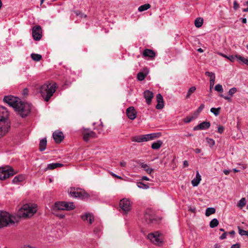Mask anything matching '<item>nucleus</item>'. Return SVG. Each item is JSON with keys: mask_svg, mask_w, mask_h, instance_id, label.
<instances>
[{"mask_svg": "<svg viewBox=\"0 0 248 248\" xmlns=\"http://www.w3.org/2000/svg\"><path fill=\"white\" fill-rule=\"evenodd\" d=\"M119 206L121 211L124 212V213H127L131 208V203L129 200L123 199L120 201Z\"/></svg>", "mask_w": 248, "mask_h": 248, "instance_id": "obj_11", "label": "nucleus"}, {"mask_svg": "<svg viewBox=\"0 0 248 248\" xmlns=\"http://www.w3.org/2000/svg\"><path fill=\"white\" fill-rule=\"evenodd\" d=\"M3 101L10 106L13 108L15 110L16 109L18 108L17 107L21 101L19 98L12 95L5 96L3 98Z\"/></svg>", "mask_w": 248, "mask_h": 248, "instance_id": "obj_6", "label": "nucleus"}, {"mask_svg": "<svg viewBox=\"0 0 248 248\" xmlns=\"http://www.w3.org/2000/svg\"><path fill=\"white\" fill-rule=\"evenodd\" d=\"M18 108L16 109V111H18L22 117L27 116L31 112V105L28 103H19Z\"/></svg>", "mask_w": 248, "mask_h": 248, "instance_id": "obj_5", "label": "nucleus"}, {"mask_svg": "<svg viewBox=\"0 0 248 248\" xmlns=\"http://www.w3.org/2000/svg\"><path fill=\"white\" fill-rule=\"evenodd\" d=\"M246 204V199L245 198H242L239 202L238 203V206L242 208L244 207Z\"/></svg>", "mask_w": 248, "mask_h": 248, "instance_id": "obj_43", "label": "nucleus"}, {"mask_svg": "<svg viewBox=\"0 0 248 248\" xmlns=\"http://www.w3.org/2000/svg\"><path fill=\"white\" fill-rule=\"evenodd\" d=\"M150 7V4H149V3H147L140 6L138 8V10L140 12H143L149 9Z\"/></svg>", "mask_w": 248, "mask_h": 248, "instance_id": "obj_35", "label": "nucleus"}, {"mask_svg": "<svg viewBox=\"0 0 248 248\" xmlns=\"http://www.w3.org/2000/svg\"><path fill=\"white\" fill-rule=\"evenodd\" d=\"M63 166V164L59 163H53L47 165V169L53 170L55 168L60 167Z\"/></svg>", "mask_w": 248, "mask_h": 248, "instance_id": "obj_28", "label": "nucleus"}, {"mask_svg": "<svg viewBox=\"0 0 248 248\" xmlns=\"http://www.w3.org/2000/svg\"><path fill=\"white\" fill-rule=\"evenodd\" d=\"M144 218L145 222L148 224L155 223L158 221L155 217L154 211L151 209H148L146 210Z\"/></svg>", "mask_w": 248, "mask_h": 248, "instance_id": "obj_10", "label": "nucleus"}, {"mask_svg": "<svg viewBox=\"0 0 248 248\" xmlns=\"http://www.w3.org/2000/svg\"><path fill=\"white\" fill-rule=\"evenodd\" d=\"M164 105V101L161 102H158L157 105L155 106V108L157 109H161L163 108Z\"/></svg>", "mask_w": 248, "mask_h": 248, "instance_id": "obj_48", "label": "nucleus"}, {"mask_svg": "<svg viewBox=\"0 0 248 248\" xmlns=\"http://www.w3.org/2000/svg\"><path fill=\"white\" fill-rule=\"evenodd\" d=\"M160 134L159 133H153L143 135V140L144 141H148L149 140H153L155 139L158 138L160 136Z\"/></svg>", "mask_w": 248, "mask_h": 248, "instance_id": "obj_16", "label": "nucleus"}, {"mask_svg": "<svg viewBox=\"0 0 248 248\" xmlns=\"http://www.w3.org/2000/svg\"><path fill=\"white\" fill-rule=\"evenodd\" d=\"M120 165L122 167H125L126 166V163L124 161H122L120 162Z\"/></svg>", "mask_w": 248, "mask_h": 248, "instance_id": "obj_62", "label": "nucleus"}, {"mask_svg": "<svg viewBox=\"0 0 248 248\" xmlns=\"http://www.w3.org/2000/svg\"><path fill=\"white\" fill-rule=\"evenodd\" d=\"M218 221L216 218L213 219L210 222V227L211 228H214L216 227H217L218 225Z\"/></svg>", "mask_w": 248, "mask_h": 248, "instance_id": "obj_37", "label": "nucleus"}, {"mask_svg": "<svg viewBox=\"0 0 248 248\" xmlns=\"http://www.w3.org/2000/svg\"><path fill=\"white\" fill-rule=\"evenodd\" d=\"M220 96L223 97L225 99L228 100L229 102H231L232 101L231 97L228 96H224L223 95L221 94L220 95Z\"/></svg>", "mask_w": 248, "mask_h": 248, "instance_id": "obj_55", "label": "nucleus"}, {"mask_svg": "<svg viewBox=\"0 0 248 248\" xmlns=\"http://www.w3.org/2000/svg\"><path fill=\"white\" fill-rule=\"evenodd\" d=\"M196 88L195 86L191 87L190 88L187 92V93L186 95V98H189L190 97L191 94L194 93L196 91Z\"/></svg>", "mask_w": 248, "mask_h": 248, "instance_id": "obj_39", "label": "nucleus"}, {"mask_svg": "<svg viewBox=\"0 0 248 248\" xmlns=\"http://www.w3.org/2000/svg\"><path fill=\"white\" fill-rule=\"evenodd\" d=\"M194 118L193 116H187L184 119V121L186 123H189L194 120Z\"/></svg>", "mask_w": 248, "mask_h": 248, "instance_id": "obj_47", "label": "nucleus"}, {"mask_svg": "<svg viewBox=\"0 0 248 248\" xmlns=\"http://www.w3.org/2000/svg\"><path fill=\"white\" fill-rule=\"evenodd\" d=\"M203 20L201 17H199L196 19L195 20L194 24L195 26L197 28L202 27L203 24Z\"/></svg>", "mask_w": 248, "mask_h": 248, "instance_id": "obj_32", "label": "nucleus"}, {"mask_svg": "<svg viewBox=\"0 0 248 248\" xmlns=\"http://www.w3.org/2000/svg\"><path fill=\"white\" fill-rule=\"evenodd\" d=\"M205 74L206 76L210 77V79L216 78L215 74L213 72L207 71L205 73Z\"/></svg>", "mask_w": 248, "mask_h": 248, "instance_id": "obj_45", "label": "nucleus"}, {"mask_svg": "<svg viewBox=\"0 0 248 248\" xmlns=\"http://www.w3.org/2000/svg\"><path fill=\"white\" fill-rule=\"evenodd\" d=\"M206 140L207 143L210 146L212 147L215 145V140H213V139L207 138L206 139Z\"/></svg>", "mask_w": 248, "mask_h": 248, "instance_id": "obj_46", "label": "nucleus"}, {"mask_svg": "<svg viewBox=\"0 0 248 248\" xmlns=\"http://www.w3.org/2000/svg\"><path fill=\"white\" fill-rule=\"evenodd\" d=\"M201 176L198 171H197L195 178L191 181V184L193 186H197L201 181Z\"/></svg>", "mask_w": 248, "mask_h": 248, "instance_id": "obj_22", "label": "nucleus"}, {"mask_svg": "<svg viewBox=\"0 0 248 248\" xmlns=\"http://www.w3.org/2000/svg\"><path fill=\"white\" fill-rule=\"evenodd\" d=\"M231 248H240V245L239 244H234L232 246Z\"/></svg>", "mask_w": 248, "mask_h": 248, "instance_id": "obj_59", "label": "nucleus"}, {"mask_svg": "<svg viewBox=\"0 0 248 248\" xmlns=\"http://www.w3.org/2000/svg\"><path fill=\"white\" fill-rule=\"evenodd\" d=\"M239 233L241 236H247L248 237V231H245L238 227Z\"/></svg>", "mask_w": 248, "mask_h": 248, "instance_id": "obj_42", "label": "nucleus"}, {"mask_svg": "<svg viewBox=\"0 0 248 248\" xmlns=\"http://www.w3.org/2000/svg\"><path fill=\"white\" fill-rule=\"evenodd\" d=\"M137 186L140 188L143 189H147L149 188V186L147 185L144 184L142 182L137 183Z\"/></svg>", "mask_w": 248, "mask_h": 248, "instance_id": "obj_40", "label": "nucleus"}, {"mask_svg": "<svg viewBox=\"0 0 248 248\" xmlns=\"http://www.w3.org/2000/svg\"><path fill=\"white\" fill-rule=\"evenodd\" d=\"M237 92V89L235 87L230 89L229 91V94L232 96Z\"/></svg>", "mask_w": 248, "mask_h": 248, "instance_id": "obj_49", "label": "nucleus"}, {"mask_svg": "<svg viewBox=\"0 0 248 248\" xmlns=\"http://www.w3.org/2000/svg\"><path fill=\"white\" fill-rule=\"evenodd\" d=\"M46 138H44L42 140H40V143H39V146H40V151H44L46 148Z\"/></svg>", "mask_w": 248, "mask_h": 248, "instance_id": "obj_27", "label": "nucleus"}, {"mask_svg": "<svg viewBox=\"0 0 248 248\" xmlns=\"http://www.w3.org/2000/svg\"><path fill=\"white\" fill-rule=\"evenodd\" d=\"M110 174H111L112 176H113V177H116V178H118V179H122V177H121V176H119V175H117V174H115V173H113V172H110Z\"/></svg>", "mask_w": 248, "mask_h": 248, "instance_id": "obj_56", "label": "nucleus"}, {"mask_svg": "<svg viewBox=\"0 0 248 248\" xmlns=\"http://www.w3.org/2000/svg\"><path fill=\"white\" fill-rule=\"evenodd\" d=\"M227 232H224L220 236V239L221 240L224 239L226 238Z\"/></svg>", "mask_w": 248, "mask_h": 248, "instance_id": "obj_58", "label": "nucleus"}, {"mask_svg": "<svg viewBox=\"0 0 248 248\" xmlns=\"http://www.w3.org/2000/svg\"><path fill=\"white\" fill-rule=\"evenodd\" d=\"M146 74H144L143 72H139L137 75V78L140 81H142L144 79Z\"/></svg>", "mask_w": 248, "mask_h": 248, "instance_id": "obj_41", "label": "nucleus"}, {"mask_svg": "<svg viewBox=\"0 0 248 248\" xmlns=\"http://www.w3.org/2000/svg\"><path fill=\"white\" fill-rule=\"evenodd\" d=\"M215 78L210 79V89L214 86L215 84Z\"/></svg>", "mask_w": 248, "mask_h": 248, "instance_id": "obj_53", "label": "nucleus"}, {"mask_svg": "<svg viewBox=\"0 0 248 248\" xmlns=\"http://www.w3.org/2000/svg\"><path fill=\"white\" fill-rule=\"evenodd\" d=\"M16 218L11 216L8 212H0V228L8 225L13 224L15 222Z\"/></svg>", "mask_w": 248, "mask_h": 248, "instance_id": "obj_4", "label": "nucleus"}, {"mask_svg": "<svg viewBox=\"0 0 248 248\" xmlns=\"http://www.w3.org/2000/svg\"><path fill=\"white\" fill-rule=\"evenodd\" d=\"M216 212V209L214 207H208L206 209L205 215L209 217L211 215L214 214Z\"/></svg>", "mask_w": 248, "mask_h": 248, "instance_id": "obj_34", "label": "nucleus"}, {"mask_svg": "<svg viewBox=\"0 0 248 248\" xmlns=\"http://www.w3.org/2000/svg\"><path fill=\"white\" fill-rule=\"evenodd\" d=\"M29 91L27 88H25L23 90L22 94L23 95L26 96L28 94Z\"/></svg>", "mask_w": 248, "mask_h": 248, "instance_id": "obj_54", "label": "nucleus"}, {"mask_svg": "<svg viewBox=\"0 0 248 248\" xmlns=\"http://www.w3.org/2000/svg\"><path fill=\"white\" fill-rule=\"evenodd\" d=\"M144 97L146 100V102L148 105H150L152 102V99L154 97L152 92L149 90H146L143 93Z\"/></svg>", "mask_w": 248, "mask_h": 248, "instance_id": "obj_19", "label": "nucleus"}, {"mask_svg": "<svg viewBox=\"0 0 248 248\" xmlns=\"http://www.w3.org/2000/svg\"><path fill=\"white\" fill-rule=\"evenodd\" d=\"M224 130V127L223 126H219L217 128V132L220 133L222 134Z\"/></svg>", "mask_w": 248, "mask_h": 248, "instance_id": "obj_52", "label": "nucleus"}, {"mask_svg": "<svg viewBox=\"0 0 248 248\" xmlns=\"http://www.w3.org/2000/svg\"><path fill=\"white\" fill-rule=\"evenodd\" d=\"M141 179L142 180H145V181H149V178L148 177L145 176H143L142 177Z\"/></svg>", "mask_w": 248, "mask_h": 248, "instance_id": "obj_63", "label": "nucleus"}, {"mask_svg": "<svg viewBox=\"0 0 248 248\" xmlns=\"http://www.w3.org/2000/svg\"><path fill=\"white\" fill-rule=\"evenodd\" d=\"M8 116V111L7 109L0 106V132L5 135L8 131L10 125L6 120Z\"/></svg>", "mask_w": 248, "mask_h": 248, "instance_id": "obj_3", "label": "nucleus"}, {"mask_svg": "<svg viewBox=\"0 0 248 248\" xmlns=\"http://www.w3.org/2000/svg\"><path fill=\"white\" fill-rule=\"evenodd\" d=\"M25 178L23 175L15 176L12 180L13 183L17 184L18 182H22L25 179Z\"/></svg>", "mask_w": 248, "mask_h": 248, "instance_id": "obj_26", "label": "nucleus"}, {"mask_svg": "<svg viewBox=\"0 0 248 248\" xmlns=\"http://www.w3.org/2000/svg\"><path fill=\"white\" fill-rule=\"evenodd\" d=\"M65 210L69 211L74 209L75 206L72 202H65Z\"/></svg>", "mask_w": 248, "mask_h": 248, "instance_id": "obj_31", "label": "nucleus"}, {"mask_svg": "<svg viewBox=\"0 0 248 248\" xmlns=\"http://www.w3.org/2000/svg\"><path fill=\"white\" fill-rule=\"evenodd\" d=\"M221 109L220 108H212L210 109V111L213 113L216 116H217L219 115L220 110Z\"/></svg>", "mask_w": 248, "mask_h": 248, "instance_id": "obj_38", "label": "nucleus"}, {"mask_svg": "<svg viewBox=\"0 0 248 248\" xmlns=\"http://www.w3.org/2000/svg\"><path fill=\"white\" fill-rule=\"evenodd\" d=\"M95 137V133L92 131H90L84 134L83 140L85 141H88L90 138H94Z\"/></svg>", "mask_w": 248, "mask_h": 248, "instance_id": "obj_23", "label": "nucleus"}, {"mask_svg": "<svg viewBox=\"0 0 248 248\" xmlns=\"http://www.w3.org/2000/svg\"><path fill=\"white\" fill-rule=\"evenodd\" d=\"M215 90L218 92L222 93L223 92L222 86L219 84H217L215 86Z\"/></svg>", "mask_w": 248, "mask_h": 248, "instance_id": "obj_44", "label": "nucleus"}, {"mask_svg": "<svg viewBox=\"0 0 248 248\" xmlns=\"http://www.w3.org/2000/svg\"><path fill=\"white\" fill-rule=\"evenodd\" d=\"M156 100H157V102H163V96H162V95L160 93H158L157 94V95H156Z\"/></svg>", "mask_w": 248, "mask_h": 248, "instance_id": "obj_50", "label": "nucleus"}, {"mask_svg": "<svg viewBox=\"0 0 248 248\" xmlns=\"http://www.w3.org/2000/svg\"><path fill=\"white\" fill-rule=\"evenodd\" d=\"M194 152L196 153V154H199L201 152V150L199 148H196L195 149H194Z\"/></svg>", "mask_w": 248, "mask_h": 248, "instance_id": "obj_64", "label": "nucleus"}, {"mask_svg": "<svg viewBox=\"0 0 248 248\" xmlns=\"http://www.w3.org/2000/svg\"><path fill=\"white\" fill-rule=\"evenodd\" d=\"M210 126V123L209 122L205 121L200 123L194 127V130H206Z\"/></svg>", "mask_w": 248, "mask_h": 248, "instance_id": "obj_17", "label": "nucleus"}, {"mask_svg": "<svg viewBox=\"0 0 248 248\" xmlns=\"http://www.w3.org/2000/svg\"><path fill=\"white\" fill-rule=\"evenodd\" d=\"M80 217L83 220L86 221L90 224H91L93 221H95L93 215L90 213H85L84 214L81 215Z\"/></svg>", "mask_w": 248, "mask_h": 248, "instance_id": "obj_13", "label": "nucleus"}, {"mask_svg": "<svg viewBox=\"0 0 248 248\" xmlns=\"http://www.w3.org/2000/svg\"><path fill=\"white\" fill-rule=\"evenodd\" d=\"M126 115L129 119L130 120H134L137 116V113L133 107H130L128 108L126 111Z\"/></svg>", "mask_w": 248, "mask_h": 248, "instance_id": "obj_15", "label": "nucleus"}, {"mask_svg": "<svg viewBox=\"0 0 248 248\" xmlns=\"http://www.w3.org/2000/svg\"><path fill=\"white\" fill-rule=\"evenodd\" d=\"M147 238L151 242L158 246L160 245L162 243L163 238L162 234L158 232L149 233L147 235Z\"/></svg>", "mask_w": 248, "mask_h": 248, "instance_id": "obj_8", "label": "nucleus"}, {"mask_svg": "<svg viewBox=\"0 0 248 248\" xmlns=\"http://www.w3.org/2000/svg\"><path fill=\"white\" fill-rule=\"evenodd\" d=\"M144 138H143V135L140 136H136L132 138V141L133 142H144Z\"/></svg>", "mask_w": 248, "mask_h": 248, "instance_id": "obj_30", "label": "nucleus"}, {"mask_svg": "<svg viewBox=\"0 0 248 248\" xmlns=\"http://www.w3.org/2000/svg\"><path fill=\"white\" fill-rule=\"evenodd\" d=\"M239 7V4L237 3L236 1H233V8L235 9H237Z\"/></svg>", "mask_w": 248, "mask_h": 248, "instance_id": "obj_57", "label": "nucleus"}, {"mask_svg": "<svg viewBox=\"0 0 248 248\" xmlns=\"http://www.w3.org/2000/svg\"><path fill=\"white\" fill-rule=\"evenodd\" d=\"M68 193L70 197L72 198H79L83 199L86 197V194L80 188H71Z\"/></svg>", "mask_w": 248, "mask_h": 248, "instance_id": "obj_9", "label": "nucleus"}, {"mask_svg": "<svg viewBox=\"0 0 248 248\" xmlns=\"http://www.w3.org/2000/svg\"><path fill=\"white\" fill-rule=\"evenodd\" d=\"M32 35L34 40L39 41L42 37V28L39 25H36L32 29Z\"/></svg>", "mask_w": 248, "mask_h": 248, "instance_id": "obj_12", "label": "nucleus"}, {"mask_svg": "<svg viewBox=\"0 0 248 248\" xmlns=\"http://www.w3.org/2000/svg\"><path fill=\"white\" fill-rule=\"evenodd\" d=\"M163 144V142L161 140H158L152 144L151 148L154 150L159 149Z\"/></svg>", "mask_w": 248, "mask_h": 248, "instance_id": "obj_25", "label": "nucleus"}, {"mask_svg": "<svg viewBox=\"0 0 248 248\" xmlns=\"http://www.w3.org/2000/svg\"><path fill=\"white\" fill-rule=\"evenodd\" d=\"M143 56L145 57H148L152 59L155 57V53L151 49H145L143 52Z\"/></svg>", "mask_w": 248, "mask_h": 248, "instance_id": "obj_21", "label": "nucleus"}, {"mask_svg": "<svg viewBox=\"0 0 248 248\" xmlns=\"http://www.w3.org/2000/svg\"><path fill=\"white\" fill-rule=\"evenodd\" d=\"M94 228L93 232L98 237H99L101 233V231L102 230V226L101 225V222L99 220H95V224L94 225Z\"/></svg>", "mask_w": 248, "mask_h": 248, "instance_id": "obj_14", "label": "nucleus"}, {"mask_svg": "<svg viewBox=\"0 0 248 248\" xmlns=\"http://www.w3.org/2000/svg\"><path fill=\"white\" fill-rule=\"evenodd\" d=\"M218 54H219V55L229 60L231 62H233L235 60V59L236 58V55L235 56H233V55H230V56H227L225 54H224L222 53H218Z\"/></svg>", "mask_w": 248, "mask_h": 248, "instance_id": "obj_33", "label": "nucleus"}, {"mask_svg": "<svg viewBox=\"0 0 248 248\" xmlns=\"http://www.w3.org/2000/svg\"><path fill=\"white\" fill-rule=\"evenodd\" d=\"M204 108V105L203 104H201L200 107L198 108L197 110V111L198 113H200Z\"/></svg>", "mask_w": 248, "mask_h": 248, "instance_id": "obj_51", "label": "nucleus"}, {"mask_svg": "<svg viewBox=\"0 0 248 248\" xmlns=\"http://www.w3.org/2000/svg\"><path fill=\"white\" fill-rule=\"evenodd\" d=\"M183 165L185 167H187L188 166V163L186 160H185L183 162Z\"/></svg>", "mask_w": 248, "mask_h": 248, "instance_id": "obj_61", "label": "nucleus"}, {"mask_svg": "<svg viewBox=\"0 0 248 248\" xmlns=\"http://www.w3.org/2000/svg\"><path fill=\"white\" fill-rule=\"evenodd\" d=\"M37 211L35 204H26L21 207L17 212L19 217H29L32 216Z\"/></svg>", "mask_w": 248, "mask_h": 248, "instance_id": "obj_2", "label": "nucleus"}, {"mask_svg": "<svg viewBox=\"0 0 248 248\" xmlns=\"http://www.w3.org/2000/svg\"><path fill=\"white\" fill-rule=\"evenodd\" d=\"M31 59L36 62L40 61L42 59V56L38 54L32 53L31 55Z\"/></svg>", "mask_w": 248, "mask_h": 248, "instance_id": "obj_36", "label": "nucleus"}, {"mask_svg": "<svg viewBox=\"0 0 248 248\" xmlns=\"http://www.w3.org/2000/svg\"><path fill=\"white\" fill-rule=\"evenodd\" d=\"M236 58L239 61L248 66V58H244L239 55H236Z\"/></svg>", "mask_w": 248, "mask_h": 248, "instance_id": "obj_29", "label": "nucleus"}, {"mask_svg": "<svg viewBox=\"0 0 248 248\" xmlns=\"http://www.w3.org/2000/svg\"><path fill=\"white\" fill-rule=\"evenodd\" d=\"M223 172L225 175H229L230 172V170H224Z\"/></svg>", "mask_w": 248, "mask_h": 248, "instance_id": "obj_60", "label": "nucleus"}, {"mask_svg": "<svg viewBox=\"0 0 248 248\" xmlns=\"http://www.w3.org/2000/svg\"><path fill=\"white\" fill-rule=\"evenodd\" d=\"M57 88V86L55 82L53 81H46L37 88V90L38 93L41 94L43 99L45 101L48 102L53 95Z\"/></svg>", "mask_w": 248, "mask_h": 248, "instance_id": "obj_1", "label": "nucleus"}, {"mask_svg": "<svg viewBox=\"0 0 248 248\" xmlns=\"http://www.w3.org/2000/svg\"><path fill=\"white\" fill-rule=\"evenodd\" d=\"M65 202H57L55 203L53 207L54 211L65 210Z\"/></svg>", "mask_w": 248, "mask_h": 248, "instance_id": "obj_20", "label": "nucleus"}, {"mask_svg": "<svg viewBox=\"0 0 248 248\" xmlns=\"http://www.w3.org/2000/svg\"><path fill=\"white\" fill-rule=\"evenodd\" d=\"M140 167L142 168L148 174H151L153 171V169L150 168L147 164L140 163Z\"/></svg>", "mask_w": 248, "mask_h": 248, "instance_id": "obj_24", "label": "nucleus"}, {"mask_svg": "<svg viewBox=\"0 0 248 248\" xmlns=\"http://www.w3.org/2000/svg\"><path fill=\"white\" fill-rule=\"evenodd\" d=\"M15 174L14 170L9 166L0 167V180H4Z\"/></svg>", "mask_w": 248, "mask_h": 248, "instance_id": "obj_7", "label": "nucleus"}, {"mask_svg": "<svg viewBox=\"0 0 248 248\" xmlns=\"http://www.w3.org/2000/svg\"><path fill=\"white\" fill-rule=\"evenodd\" d=\"M53 138L56 143H60L63 139V133L61 131H55L53 133Z\"/></svg>", "mask_w": 248, "mask_h": 248, "instance_id": "obj_18", "label": "nucleus"}]
</instances>
